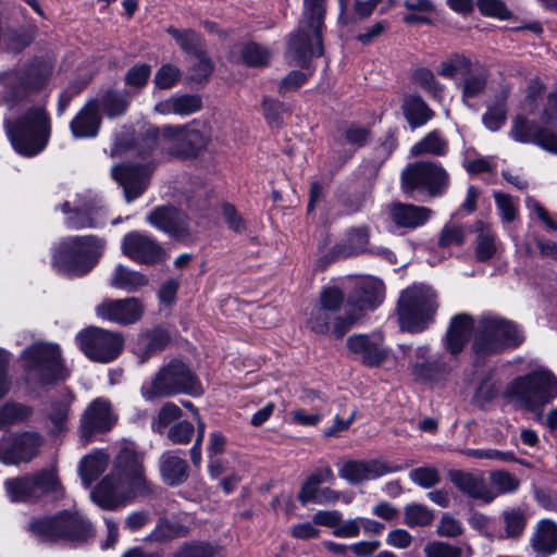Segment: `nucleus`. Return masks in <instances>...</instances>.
I'll return each mask as SVG.
<instances>
[{
    "mask_svg": "<svg viewBox=\"0 0 557 557\" xmlns=\"http://www.w3.org/2000/svg\"><path fill=\"white\" fill-rule=\"evenodd\" d=\"M29 531L42 542H67L79 545L94 539L91 523L78 511L63 510L52 517L34 519Z\"/></svg>",
    "mask_w": 557,
    "mask_h": 557,
    "instance_id": "1a4fd4ad",
    "label": "nucleus"
},
{
    "mask_svg": "<svg viewBox=\"0 0 557 557\" xmlns=\"http://www.w3.org/2000/svg\"><path fill=\"white\" fill-rule=\"evenodd\" d=\"M433 519V511L424 505L409 504L404 509V523L410 528L430 525Z\"/></svg>",
    "mask_w": 557,
    "mask_h": 557,
    "instance_id": "603ef678",
    "label": "nucleus"
},
{
    "mask_svg": "<svg viewBox=\"0 0 557 557\" xmlns=\"http://www.w3.org/2000/svg\"><path fill=\"white\" fill-rule=\"evenodd\" d=\"M109 284L113 288L134 293L146 286L148 278L141 272L131 270L123 264H117L111 274Z\"/></svg>",
    "mask_w": 557,
    "mask_h": 557,
    "instance_id": "e433bc0d",
    "label": "nucleus"
},
{
    "mask_svg": "<svg viewBox=\"0 0 557 557\" xmlns=\"http://www.w3.org/2000/svg\"><path fill=\"white\" fill-rule=\"evenodd\" d=\"M384 298V285L375 278L356 283L348 295L345 311L335 319L333 335L342 338L362 317L364 311L376 309Z\"/></svg>",
    "mask_w": 557,
    "mask_h": 557,
    "instance_id": "f8f14e48",
    "label": "nucleus"
},
{
    "mask_svg": "<svg viewBox=\"0 0 557 557\" xmlns=\"http://www.w3.org/2000/svg\"><path fill=\"white\" fill-rule=\"evenodd\" d=\"M64 215V225L69 230L97 228L104 224L100 214V208L91 200H85L77 196L74 203L64 201L57 207Z\"/></svg>",
    "mask_w": 557,
    "mask_h": 557,
    "instance_id": "aec40b11",
    "label": "nucleus"
},
{
    "mask_svg": "<svg viewBox=\"0 0 557 557\" xmlns=\"http://www.w3.org/2000/svg\"><path fill=\"white\" fill-rule=\"evenodd\" d=\"M457 361L449 356L447 360L444 356L432 357L425 362L410 361L412 374L424 381H431L447 375L455 368Z\"/></svg>",
    "mask_w": 557,
    "mask_h": 557,
    "instance_id": "473e14b6",
    "label": "nucleus"
},
{
    "mask_svg": "<svg viewBox=\"0 0 557 557\" xmlns=\"http://www.w3.org/2000/svg\"><path fill=\"white\" fill-rule=\"evenodd\" d=\"M222 547L215 542L193 540L182 543L171 557H221Z\"/></svg>",
    "mask_w": 557,
    "mask_h": 557,
    "instance_id": "58836bf2",
    "label": "nucleus"
},
{
    "mask_svg": "<svg viewBox=\"0 0 557 557\" xmlns=\"http://www.w3.org/2000/svg\"><path fill=\"white\" fill-rule=\"evenodd\" d=\"M13 119H4L3 126L14 150L24 157L44 151L51 136V120L44 102L33 97L14 110Z\"/></svg>",
    "mask_w": 557,
    "mask_h": 557,
    "instance_id": "7ed1b4c3",
    "label": "nucleus"
},
{
    "mask_svg": "<svg viewBox=\"0 0 557 557\" xmlns=\"http://www.w3.org/2000/svg\"><path fill=\"white\" fill-rule=\"evenodd\" d=\"M75 341L88 359L101 363L115 360L124 346V338L120 333L96 326L81 331Z\"/></svg>",
    "mask_w": 557,
    "mask_h": 557,
    "instance_id": "2eb2a0df",
    "label": "nucleus"
},
{
    "mask_svg": "<svg viewBox=\"0 0 557 557\" xmlns=\"http://www.w3.org/2000/svg\"><path fill=\"white\" fill-rule=\"evenodd\" d=\"M197 62L189 69L188 79L195 83L207 81L214 69L212 60L208 57L206 50L195 54Z\"/></svg>",
    "mask_w": 557,
    "mask_h": 557,
    "instance_id": "052dcab7",
    "label": "nucleus"
},
{
    "mask_svg": "<svg viewBox=\"0 0 557 557\" xmlns=\"http://www.w3.org/2000/svg\"><path fill=\"white\" fill-rule=\"evenodd\" d=\"M448 478L462 494L470 498L479 499L486 504L495 498L494 493L490 491L483 476L479 473L450 470Z\"/></svg>",
    "mask_w": 557,
    "mask_h": 557,
    "instance_id": "cd10ccee",
    "label": "nucleus"
},
{
    "mask_svg": "<svg viewBox=\"0 0 557 557\" xmlns=\"http://www.w3.org/2000/svg\"><path fill=\"white\" fill-rule=\"evenodd\" d=\"M409 479L423 488H431L441 482V473L432 466L419 467L409 472Z\"/></svg>",
    "mask_w": 557,
    "mask_h": 557,
    "instance_id": "bf43d9fd",
    "label": "nucleus"
},
{
    "mask_svg": "<svg viewBox=\"0 0 557 557\" xmlns=\"http://www.w3.org/2000/svg\"><path fill=\"white\" fill-rule=\"evenodd\" d=\"M475 64L463 54H453L441 63L438 74L445 78H463Z\"/></svg>",
    "mask_w": 557,
    "mask_h": 557,
    "instance_id": "a18cd8bd",
    "label": "nucleus"
},
{
    "mask_svg": "<svg viewBox=\"0 0 557 557\" xmlns=\"http://www.w3.org/2000/svg\"><path fill=\"white\" fill-rule=\"evenodd\" d=\"M500 391V383L493 379L491 374L486 375L479 384L474 393V401L479 406L492 401L497 397Z\"/></svg>",
    "mask_w": 557,
    "mask_h": 557,
    "instance_id": "0e129e2a",
    "label": "nucleus"
},
{
    "mask_svg": "<svg viewBox=\"0 0 557 557\" xmlns=\"http://www.w3.org/2000/svg\"><path fill=\"white\" fill-rule=\"evenodd\" d=\"M161 134L172 152L184 158L196 157L209 141L205 132L191 125L164 126Z\"/></svg>",
    "mask_w": 557,
    "mask_h": 557,
    "instance_id": "f3484780",
    "label": "nucleus"
},
{
    "mask_svg": "<svg viewBox=\"0 0 557 557\" xmlns=\"http://www.w3.org/2000/svg\"><path fill=\"white\" fill-rule=\"evenodd\" d=\"M51 72L52 66L40 59L1 72L0 85L4 92H0V106L7 104L9 110L14 111L47 86Z\"/></svg>",
    "mask_w": 557,
    "mask_h": 557,
    "instance_id": "39448f33",
    "label": "nucleus"
},
{
    "mask_svg": "<svg viewBox=\"0 0 557 557\" xmlns=\"http://www.w3.org/2000/svg\"><path fill=\"white\" fill-rule=\"evenodd\" d=\"M488 72L485 67L475 64L474 67L461 79L462 101L472 107L470 101L481 96L487 85Z\"/></svg>",
    "mask_w": 557,
    "mask_h": 557,
    "instance_id": "c9c22d12",
    "label": "nucleus"
},
{
    "mask_svg": "<svg viewBox=\"0 0 557 557\" xmlns=\"http://www.w3.org/2000/svg\"><path fill=\"white\" fill-rule=\"evenodd\" d=\"M557 397V379L548 371H533L511 381L504 398L519 409L542 412Z\"/></svg>",
    "mask_w": 557,
    "mask_h": 557,
    "instance_id": "6e6552de",
    "label": "nucleus"
},
{
    "mask_svg": "<svg viewBox=\"0 0 557 557\" xmlns=\"http://www.w3.org/2000/svg\"><path fill=\"white\" fill-rule=\"evenodd\" d=\"M166 33L175 39L181 49L187 54L195 55L206 50L202 38L193 29L180 30L174 26H169Z\"/></svg>",
    "mask_w": 557,
    "mask_h": 557,
    "instance_id": "c03bdc74",
    "label": "nucleus"
},
{
    "mask_svg": "<svg viewBox=\"0 0 557 557\" xmlns=\"http://www.w3.org/2000/svg\"><path fill=\"white\" fill-rule=\"evenodd\" d=\"M121 249L131 260L146 265L163 262L168 258L160 243L140 232L127 233L122 239Z\"/></svg>",
    "mask_w": 557,
    "mask_h": 557,
    "instance_id": "a211bd4d",
    "label": "nucleus"
},
{
    "mask_svg": "<svg viewBox=\"0 0 557 557\" xmlns=\"http://www.w3.org/2000/svg\"><path fill=\"white\" fill-rule=\"evenodd\" d=\"M101 125L98 100L88 101L74 116L70 128L74 138H94Z\"/></svg>",
    "mask_w": 557,
    "mask_h": 557,
    "instance_id": "c85d7f7f",
    "label": "nucleus"
},
{
    "mask_svg": "<svg viewBox=\"0 0 557 557\" xmlns=\"http://www.w3.org/2000/svg\"><path fill=\"white\" fill-rule=\"evenodd\" d=\"M263 114L271 126H281L283 115L289 112V108L284 102L275 99L265 98L262 102Z\"/></svg>",
    "mask_w": 557,
    "mask_h": 557,
    "instance_id": "338daca9",
    "label": "nucleus"
},
{
    "mask_svg": "<svg viewBox=\"0 0 557 557\" xmlns=\"http://www.w3.org/2000/svg\"><path fill=\"white\" fill-rule=\"evenodd\" d=\"M151 174L152 168L148 164H117L111 170V175L122 186L127 202L137 199L144 194Z\"/></svg>",
    "mask_w": 557,
    "mask_h": 557,
    "instance_id": "412c9836",
    "label": "nucleus"
},
{
    "mask_svg": "<svg viewBox=\"0 0 557 557\" xmlns=\"http://www.w3.org/2000/svg\"><path fill=\"white\" fill-rule=\"evenodd\" d=\"M4 488L8 497L14 503H32L49 496L60 499L64 496V488L53 468L41 469L23 476L7 479Z\"/></svg>",
    "mask_w": 557,
    "mask_h": 557,
    "instance_id": "ddd939ff",
    "label": "nucleus"
},
{
    "mask_svg": "<svg viewBox=\"0 0 557 557\" xmlns=\"http://www.w3.org/2000/svg\"><path fill=\"white\" fill-rule=\"evenodd\" d=\"M326 0H304L298 29L292 34L285 52L289 65L307 69L311 59L323 54L322 27Z\"/></svg>",
    "mask_w": 557,
    "mask_h": 557,
    "instance_id": "20e7f679",
    "label": "nucleus"
},
{
    "mask_svg": "<svg viewBox=\"0 0 557 557\" xmlns=\"http://www.w3.org/2000/svg\"><path fill=\"white\" fill-rule=\"evenodd\" d=\"M530 546L535 557H549L557 552V523L550 519L537 522L530 537Z\"/></svg>",
    "mask_w": 557,
    "mask_h": 557,
    "instance_id": "c756f323",
    "label": "nucleus"
},
{
    "mask_svg": "<svg viewBox=\"0 0 557 557\" xmlns=\"http://www.w3.org/2000/svg\"><path fill=\"white\" fill-rule=\"evenodd\" d=\"M104 244V239L96 235L64 238L53 255V265L69 277L84 276L97 264Z\"/></svg>",
    "mask_w": 557,
    "mask_h": 557,
    "instance_id": "0eeeda50",
    "label": "nucleus"
},
{
    "mask_svg": "<svg viewBox=\"0 0 557 557\" xmlns=\"http://www.w3.org/2000/svg\"><path fill=\"white\" fill-rule=\"evenodd\" d=\"M97 317L121 325L138 322L145 311L139 298L104 299L95 309Z\"/></svg>",
    "mask_w": 557,
    "mask_h": 557,
    "instance_id": "4be33fe9",
    "label": "nucleus"
},
{
    "mask_svg": "<svg viewBox=\"0 0 557 557\" xmlns=\"http://www.w3.org/2000/svg\"><path fill=\"white\" fill-rule=\"evenodd\" d=\"M370 238V228L367 225L351 227L347 231L342 243L333 251L337 257H349L367 251Z\"/></svg>",
    "mask_w": 557,
    "mask_h": 557,
    "instance_id": "f704fd0d",
    "label": "nucleus"
},
{
    "mask_svg": "<svg viewBox=\"0 0 557 557\" xmlns=\"http://www.w3.org/2000/svg\"><path fill=\"white\" fill-rule=\"evenodd\" d=\"M202 393L203 389L196 373L186 362L178 359H173L163 364L140 387V395L147 401H154L180 394L197 397L202 395Z\"/></svg>",
    "mask_w": 557,
    "mask_h": 557,
    "instance_id": "423d86ee",
    "label": "nucleus"
},
{
    "mask_svg": "<svg viewBox=\"0 0 557 557\" xmlns=\"http://www.w3.org/2000/svg\"><path fill=\"white\" fill-rule=\"evenodd\" d=\"M506 536L508 539H518L524 532L527 517L522 509L510 508L502 513Z\"/></svg>",
    "mask_w": 557,
    "mask_h": 557,
    "instance_id": "3c124183",
    "label": "nucleus"
},
{
    "mask_svg": "<svg viewBox=\"0 0 557 557\" xmlns=\"http://www.w3.org/2000/svg\"><path fill=\"white\" fill-rule=\"evenodd\" d=\"M497 251L496 235L487 226L480 223L478 227L475 258L480 262L492 259Z\"/></svg>",
    "mask_w": 557,
    "mask_h": 557,
    "instance_id": "49530a36",
    "label": "nucleus"
},
{
    "mask_svg": "<svg viewBox=\"0 0 557 557\" xmlns=\"http://www.w3.org/2000/svg\"><path fill=\"white\" fill-rule=\"evenodd\" d=\"M182 77L181 70L171 63H165L157 70L153 83L160 89H169L176 85Z\"/></svg>",
    "mask_w": 557,
    "mask_h": 557,
    "instance_id": "e2e57ef3",
    "label": "nucleus"
},
{
    "mask_svg": "<svg viewBox=\"0 0 557 557\" xmlns=\"http://www.w3.org/2000/svg\"><path fill=\"white\" fill-rule=\"evenodd\" d=\"M386 214L397 228L411 231L423 226L431 219L433 211L423 206L392 202L386 206Z\"/></svg>",
    "mask_w": 557,
    "mask_h": 557,
    "instance_id": "bb28decb",
    "label": "nucleus"
},
{
    "mask_svg": "<svg viewBox=\"0 0 557 557\" xmlns=\"http://www.w3.org/2000/svg\"><path fill=\"white\" fill-rule=\"evenodd\" d=\"M479 12L486 17L508 21L513 17L512 11L503 0H476Z\"/></svg>",
    "mask_w": 557,
    "mask_h": 557,
    "instance_id": "4d7b16f0",
    "label": "nucleus"
},
{
    "mask_svg": "<svg viewBox=\"0 0 557 557\" xmlns=\"http://www.w3.org/2000/svg\"><path fill=\"white\" fill-rule=\"evenodd\" d=\"M400 109L411 129L424 126L435 116V112L419 95H405Z\"/></svg>",
    "mask_w": 557,
    "mask_h": 557,
    "instance_id": "7c9ffc66",
    "label": "nucleus"
},
{
    "mask_svg": "<svg viewBox=\"0 0 557 557\" xmlns=\"http://www.w3.org/2000/svg\"><path fill=\"white\" fill-rule=\"evenodd\" d=\"M412 82L433 98L441 99L443 97V86L431 70L425 67L417 69L412 73Z\"/></svg>",
    "mask_w": 557,
    "mask_h": 557,
    "instance_id": "5fc2aeb1",
    "label": "nucleus"
},
{
    "mask_svg": "<svg viewBox=\"0 0 557 557\" xmlns=\"http://www.w3.org/2000/svg\"><path fill=\"white\" fill-rule=\"evenodd\" d=\"M182 416V409L176 404L168 401L161 406L157 416L152 419L151 430L154 433L163 434L166 428H170Z\"/></svg>",
    "mask_w": 557,
    "mask_h": 557,
    "instance_id": "09e8293b",
    "label": "nucleus"
},
{
    "mask_svg": "<svg viewBox=\"0 0 557 557\" xmlns=\"http://www.w3.org/2000/svg\"><path fill=\"white\" fill-rule=\"evenodd\" d=\"M151 493L143 455L133 445H125L115 456L111 472L91 492V498L100 508L112 510Z\"/></svg>",
    "mask_w": 557,
    "mask_h": 557,
    "instance_id": "f03ea898",
    "label": "nucleus"
},
{
    "mask_svg": "<svg viewBox=\"0 0 557 557\" xmlns=\"http://www.w3.org/2000/svg\"><path fill=\"white\" fill-rule=\"evenodd\" d=\"M115 421L110 403L103 398H97L89 404L81 418L82 436L89 438L95 433L108 432Z\"/></svg>",
    "mask_w": 557,
    "mask_h": 557,
    "instance_id": "b1692460",
    "label": "nucleus"
},
{
    "mask_svg": "<svg viewBox=\"0 0 557 557\" xmlns=\"http://www.w3.org/2000/svg\"><path fill=\"white\" fill-rule=\"evenodd\" d=\"M160 473L168 485L177 486L188 479V465L174 451H166L160 458Z\"/></svg>",
    "mask_w": 557,
    "mask_h": 557,
    "instance_id": "72a5a7b5",
    "label": "nucleus"
},
{
    "mask_svg": "<svg viewBox=\"0 0 557 557\" xmlns=\"http://www.w3.org/2000/svg\"><path fill=\"white\" fill-rule=\"evenodd\" d=\"M507 108L505 99L498 100L483 114L484 125L492 132L498 131L506 122Z\"/></svg>",
    "mask_w": 557,
    "mask_h": 557,
    "instance_id": "69168bd1",
    "label": "nucleus"
},
{
    "mask_svg": "<svg viewBox=\"0 0 557 557\" xmlns=\"http://www.w3.org/2000/svg\"><path fill=\"white\" fill-rule=\"evenodd\" d=\"M97 100L99 110L102 109L109 117L124 114L128 107L127 99L117 91L109 90Z\"/></svg>",
    "mask_w": 557,
    "mask_h": 557,
    "instance_id": "864d4df0",
    "label": "nucleus"
},
{
    "mask_svg": "<svg viewBox=\"0 0 557 557\" xmlns=\"http://www.w3.org/2000/svg\"><path fill=\"white\" fill-rule=\"evenodd\" d=\"M470 338V357L475 367H481L491 357L521 345L524 335L518 324L499 315L484 314L474 321L471 314L458 313L450 319L442 344L457 361Z\"/></svg>",
    "mask_w": 557,
    "mask_h": 557,
    "instance_id": "f257e3e1",
    "label": "nucleus"
},
{
    "mask_svg": "<svg viewBox=\"0 0 557 557\" xmlns=\"http://www.w3.org/2000/svg\"><path fill=\"white\" fill-rule=\"evenodd\" d=\"M448 182V173L437 162L418 161L401 173V189L405 194L424 189L432 197L440 196L446 190Z\"/></svg>",
    "mask_w": 557,
    "mask_h": 557,
    "instance_id": "4468645a",
    "label": "nucleus"
},
{
    "mask_svg": "<svg viewBox=\"0 0 557 557\" xmlns=\"http://www.w3.org/2000/svg\"><path fill=\"white\" fill-rule=\"evenodd\" d=\"M243 62L249 66H265L271 59V52L264 46L248 42L242 48Z\"/></svg>",
    "mask_w": 557,
    "mask_h": 557,
    "instance_id": "6e6d98bb",
    "label": "nucleus"
},
{
    "mask_svg": "<svg viewBox=\"0 0 557 557\" xmlns=\"http://www.w3.org/2000/svg\"><path fill=\"white\" fill-rule=\"evenodd\" d=\"M147 221L171 237L181 239L189 235L188 218L175 207H157L147 215Z\"/></svg>",
    "mask_w": 557,
    "mask_h": 557,
    "instance_id": "393cba45",
    "label": "nucleus"
},
{
    "mask_svg": "<svg viewBox=\"0 0 557 557\" xmlns=\"http://www.w3.org/2000/svg\"><path fill=\"white\" fill-rule=\"evenodd\" d=\"M400 470H403L400 466L393 467L377 459L348 460L338 470V475L349 484L356 485Z\"/></svg>",
    "mask_w": 557,
    "mask_h": 557,
    "instance_id": "5701e85b",
    "label": "nucleus"
},
{
    "mask_svg": "<svg viewBox=\"0 0 557 557\" xmlns=\"http://www.w3.org/2000/svg\"><path fill=\"white\" fill-rule=\"evenodd\" d=\"M435 292L425 285H412L403 290L397 304L400 329L420 333L433 323L437 310Z\"/></svg>",
    "mask_w": 557,
    "mask_h": 557,
    "instance_id": "9d476101",
    "label": "nucleus"
},
{
    "mask_svg": "<svg viewBox=\"0 0 557 557\" xmlns=\"http://www.w3.org/2000/svg\"><path fill=\"white\" fill-rule=\"evenodd\" d=\"M195 434V425L187 420H181L173 423L166 432L168 440L175 445H187L191 442Z\"/></svg>",
    "mask_w": 557,
    "mask_h": 557,
    "instance_id": "13d9d810",
    "label": "nucleus"
},
{
    "mask_svg": "<svg viewBox=\"0 0 557 557\" xmlns=\"http://www.w3.org/2000/svg\"><path fill=\"white\" fill-rule=\"evenodd\" d=\"M22 358L28 376L42 385L64 381L70 376L57 344L34 343L23 350Z\"/></svg>",
    "mask_w": 557,
    "mask_h": 557,
    "instance_id": "9b49d317",
    "label": "nucleus"
},
{
    "mask_svg": "<svg viewBox=\"0 0 557 557\" xmlns=\"http://www.w3.org/2000/svg\"><path fill=\"white\" fill-rule=\"evenodd\" d=\"M108 461V455L102 451L85 456L78 467L83 484L89 486L106 470Z\"/></svg>",
    "mask_w": 557,
    "mask_h": 557,
    "instance_id": "ea45409f",
    "label": "nucleus"
},
{
    "mask_svg": "<svg viewBox=\"0 0 557 557\" xmlns=\"http://www.w3.org/2000/svg\"><path fill=\"white\" fill-rule=\"evenodd\" d=\"M151 75V66L147 63H138L133 65L125 74V85L132 89H143Z\"/></svg>",
    "mask_w": 557,
    "mask_h": 557,
    "instance_id": "680f3d73",
    "label": "nucleus"
},
{
    "mask_svg": "<svg viewBox=\"0 0 557 557\" xmlns=\"http://www.w3.org/2000/svg\"><path fill=\"white\" fill-rule=\"evenodd\" d=\"M334 313L317 305L310 311L307 320V326L317 334H329L334 329L335 319Z\"/></svg>",
    "mask_w": 557,
    "mask_h": 557,
    "instance_id": "8fccbe9b",
    "label": "nucleus"
},
{
    "mask_svg": "<svg viewBox=\"0 0 557 557\" xmlns=\"http://www.w3.org/2000/svg\"><path fill=\"white\" fill-rule=\"evenodd\" d=\"M188 533V527L181 522L160 519L154 529L147 535L146 541L166 543L177 537H185Z\"/></svg>",
    "mask_w": 557,
    "mask_h": 557,
    "instance_id": "79ce46f5",
    "label": "nucleus"
},
{
    "mask_svg": "<svg viewBox=\"0 0 557 557\" xmlns=\"http://www.w3.org/2000/svg\"><path fill=\"white\" fill-rule=\"evenodd\" d=\"M170 342L169 333L160 327L143 333L137 342V350L141 354L140 361L145 362L150 356L162 351Z\"/></svg>",
    "mask_w": 557,
    "mask_h": 557,
    "instance_id": "4c0bfd02",
    "label": "nucleus"
},
{
    "mask_svg": "<svg viewBox=\"0 0 557 557\" xmlns=\"http://www.w3.org/2000/svg\"><path fill=\"white\" fill-rule=\"evenodd\" d=\"M45 437L36 431H24L0 440V461L4 465L30 462L39 455Z\"/></svg>",
    "mask_w": 557,
    "mask_h": 557,
    "instance_id": "dca6fc26",
    "label": "nucleus"
},
{
    "mask_svg": "<svg viewBox=\"0 0 557 557\" xmlns=\"http://www.w3.org/2000/svg\"><path fill=\"white\" fill-rule=\"evenodd\" d=\"M347 348L363 366L376 368L382 366L389 356L381 333L354 334L346 341Z\"/></svg>",
    "mask_w": 557,
    "mask_h": 557,
    "instance_id": "6ab92c4d",
    "label": "nucleus"
},
{
    "mask_svg": "<svg viewBox=\"0 0 557 557\" xmlns=\"http://www.w3.org/2000/svg\"><path fill=\"white\" fill-rule=\"evenodd\" d=\"M35 32V26H30L29 28L9 29L3 36L5 50L15 54L20 53L32 44Z\"/></svg>",
    "mask_w": 557,
    "mask_h": 557,
    "instance_id": "de8ad7c7",
    "label": "nucleus"
},
{
    "mask_svg": "<svg viewBox=\"0 0 557 557\" xmlns=\"http://www.w3.org/2000/svg\"><path fill=\"white\" fill-rule=\"evenodd\" d=\"M448 150V143L442 136L440 131L430 132L424 138L411 147V154L414 157L430 153L433 156H444Z\"/></svg>",
    "mask_w": 557,
    "mask_h": 557,
    "instance_id": "37998d69",
    "label": "nucleus"
},
{
    "mask_svg": "<svg viewBox=\"0 0 557 557\" xmlns=\"http://www.w3.org/2000/svg\"><path fill=\"white\" fill-rule=\"evenodd\" d=\"M74 396L70 391H64L58 398H51L46 407V418L52 424L51 432L60 434L67 430L71 416V406Z\"/></svg>",
    "mask_w": 557,
    "mask_h": 557,
    "instance_id": "2f4dec72",
    "label": "nucleus"
},
{
    "mask_svg": "<svg viewBox=\"0 0 557 557\" xmlns=\"http://www.w3.org/2000/svg\"><path fill=\"white\" fill-rule=\"evenodd\" d=\"M34 409L25 404L8 401L0 406V430H7L27 421Z\"/></svg>",
    "mask_w": 557,
    "mask_h": 557,
    "instance_id": "a19ab883",
    "label": "nucleus"
},
{
    "mask_svg": "<svg viewBox=\"0 0 557 557\" xmlns=\"http://www.w3.org/2000/svg\"><path fill=\"white\" fill-rule=\"evenodd\" d=\"M423 553L425 557H461L462 549L458 546L451 545L442 541L429 542Z\"/></svg>",
    "mask_w": 557,
    "mask_h": 557,
    "instance_id": "774afa93",
    "label": "nucleus"
},
{
    "mask_svg": "<svg viewBox=\"0 0 557 557\" xmlns=\"http://www.w3.org/2000/svg\"><path fill=\"white\" fill-rule=\"evenodd\" d=\"M510 136L516 141L533 143L546 151L557 153V134L548 128L537 127L523 116L513 120Z\"/></svg>",
    "mask_w": 557,
    "mask_h": 557,
    "instance_id": "a878e982",
    "label": "nucleus"
}]
</instances>
